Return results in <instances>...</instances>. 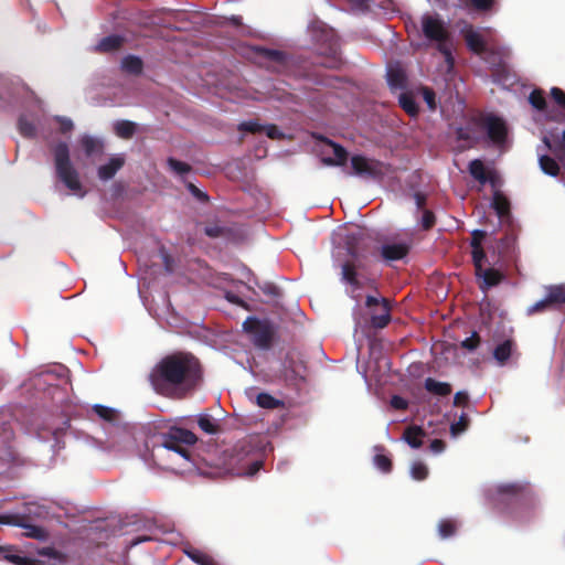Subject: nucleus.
Listing matches in <instances>:
<instances>
[{
  "label": "nucleus",
  "mask_w": 565,
  "mask_h": 565,
  "mask_svg": "<svg viewBox=\"0 0 565 565\" xmlns=\"http://www.w3.org/2000/svg\"><path fill=\"white\" fill-rule=\"evenodd\" d=\"M487 233L482 230H475L471 233V248L482 246V241L486 238Z\"/></svg>",
  "instance_id": "4d7b16f0"
},
{
  "label": "nucleus",
  "mask_w": 565,
  "mask_h": 565,
  "mask_svg": "<svg viewBox=\"0 0 565 565\" xmlns=\"http://www.w3.org/2000/svg\"><path fill=\"white\" fill-rule=\"evenodd\" d=\"M39 555L46 557V561H40L26 556H20L15 554L6 555V559L14 565H66L67 555L55 550L54 547H43L39 551Z\"/></svg>",
  "instance_id": "9b49d317"
},
{
  "label": "nucleus",
  "mask_w": 565,
  "mask_h": 565,
  "mask_svg": "<svg viewBox=\"0 0 565 565\" xmlns=\"http://www.w3.org/2000/svg\"><path fill=\"white\" fill-rule=\"evenodd\" d=\"M205 234L209 237H212V238L220 237V236H222L224 234V228L220 227L217 225L206 226L205 227Z\"/></svg>",
  "instance_id": "680f3d73"
},
{
  "label": "nucleus",
  "mask_w": 565,
  "mask_h": 565,
  "mask_svg": "<svg viewBox=\"0 0 565 565\" xmlns=\"http://www.w3.org/2000/svg\"><path fill=\"white\" fill-rule=\"evenodd\" d=\"M391 406L397 411H405L408 407V402L399 395H393L390 402Z\"/></svg>",
  "instance_id": "13d9d810"
},
{
  "label": "nucleus",
  "mask_w": 565,
  "mask_h": 565,
  "mask_svg": "<svg viewBox=\"0 0 565 565\" xmlns=\"http://www.w3.org/2000/svg\"><path fill=\"white\" fill-rule=\"evenodd\" d=\"M420 224H422V228L424 231L431 230L436 224V217H435L434 212L430 210H423Z\"/></svg>",
  "instance_id": "3c124183"
},
{
  "label": "nucleus",
  "mask_w": 565,
  "mask_h": 565,
  "mask_svg": "<svg viewBox=\"0 0 565 565\" xmlns=\"http://www.w3.org/2000/svg\"><path fill=\"white\" fill-rule=\"evenodd\" d=\"M475 275L479 279V288L482 291L498 286L504 279V275L499 269L492 267H481V270H476Z\"/></svg>",
  "instance_id": "aec40b11"
},
{
  "label": "nucleus",
  "mask_w": 565,
  "mask_h": 565,
  "mask_svg": "<svg viewBox=\"0 0 565 565\" xmlns=\"http://www.w3.org/2000/svg\"><path fill=\"white\" fill-rule=\"evenodd\" d=\"M353 173L365 179L380 180L387 171V166L376 159H370L362 154L351 157Z\"/></svg>",
  "instance_id": "9d476101"
},
{
  "label": "nucleus",
  "mask_w": 565,
  "mask_h": 565,
  "mask_svg": "<svg viewBox=\"0 0 565 565\" xmlns=\"http://www.w3.org/2000/svg\"><path fill=\"white\" fill-rule=\"evenodd\" d=\"M411 476L417 481H423L428 477V468L422 461L413 462L411 467Z\"/></svg>",
  "instance_id": "79ce46f5"
},
{
  "label": "nucleus",
  "mask_w": 565,
  "mask_h": 565,
  "mask_svg": "<svg viewBox=\"0 0 565 565\" xmlns=\"http://www.w3.org/2000/svg\"><path fill=\"white\" fill-rule=\"evenodd\" d=\"M514 347L515 344L513 340H504L502 343L495 347L493 351V358L500 365L505 364L507 361L511 358Z\"/></svg>",
  "instance_id": "cd10ccee"
},
{
  "label": "nucleus",
  "mask_w": 565,
  "mask_h": 565,
  "mask_svg": "<svg viewBox=\"0 0 565 565\" xmlns=\"http://www.w3.org/2000/svg\"><path fill=\"white\" fill-rule=\"evenodd\" d=\"M199 427L206 434H216L220 430V425L216 420L207 414H202L198 418Z\"/></svg>",
  "instance_id": "e433bc0d"
},
{
  "label": "nucleus",
  "mask_w": 565,
  "mask_h": 565,
  "mask_svg": "<svg viewBox=\"0 0 565 565\" xmlns=\"http://www.w3.org/2000/svg\"><path fill=\"white\" fill-rule=\"evenodd\" d=\"M491 205L500 218L504 220L510 217L511 204L509 199L502 192L498 190L494 191Z\"/></svg>",
  "instance_id": "393cba45"
},
{
  "label": "nucleus",
  "mask_w": 565,
  "mask_h": 565,
  "mask_svg": "<svg viewBox=\"0 0 565 565\" xmlns=\"http://www.w3.org/2000/svg\"><path fill=\"white\" fill-rule=\"evenodd\" d=\"M551 97L558 106L565 109V92L563 89L553 87L551 89Z\"/></svg>",
  "instance_id": "6e6d98bb"
},
{
  "label": "nucleus",
  "mask_w": 565,
  "mask_h": 565,
  "mask_svg": "<svg viewBox=\"0 0 565 565\" xmlns=\"http://www.w3.org/2000/svg\"><path fill=\"white\" fill-rule=\"evenodd\" d=\"M411 250V244L406 242L384 244L380 249L383 260L391 263L405 258Z\"/></svg>",
  "instance_id": "6ab92c4d"
},
{
  "label": "nucleus",
  "mask_w": 565,
  "mask_h": 565,
  "mask_svg": "<svg viewBox=\"0 0 565 565\" xmlns=\"http://www.w3.org/2000/svg\"><path fill=\"white\" fill-rule=\"evenodd\" d=\"M35 508L33 503H26L24 505L23 513L13 514H0V524L14 525L25 530L24 535L26 537L35 540H44L46 532L43 527L30 523L32 509Z\"/></svg>",
  "instance_id": "6e6552de"
},
{
  "label": "nucleus",
  "mask_w": 565,
  "mask_h": 565,
  "mask_svg": "<svg viewBox=\"0 0 565 565\" xmlns=\"http://www.w3.org/2000/svg\"><path fill=\"white\" fill-rule=\"evenodd\" d=\"M480 56L491 66L493 74H499L505 71V60L510 56V51L504 46H488Z\"/></svg>",
  "instance_id": "f3484780"
},
{
  "label": "nucleus",
  "mask_w": 565,
  "mask_h": 565,
  "mask_svg": "<svg viewBox=\"0 0 565 565\" xmlns=\"http://www.w3.org/2000/svg\"><path fill=\"white\" fill-rule=\"evenodd\" d=\"M546 150L551 151L563 164H565V130L561 138L544 136L542 139Z\"/></svg>",
  "instance_id": "4be33fe9"
},
{
  "label": "nucleus",
  "mask_w": 565,
  "mask_h": 565,
  "mask_svg": "<svg viewBox=\"0 0 565 565\" xmlns=\"http://www.w3.org/2000/svg\"><path fill=\"white\" fill-rule=\"evenodd\" d=\"M264 129V125L258 121L249 120L243 121L238 125V130L249 132V134H262Z\"/></svg>",
  "instance_id": "8fccbe9b"
},
{
  "label": "nucleus",
  "mask_w": 565,
  "mask_h": 565,
  "mask_svg": "<svg viewBox=\"0 0 565 565\" xmlns=\"http://www.w3.org/2000/svg\"><path fill=\"white\" fill-rule=\"evenodd\" d=\"M198 441V437L191 430L171 427L169 431L163 433L159 436V440L154 446V449H166L173 451L184 458L190 459V451L188 446H192Z\"/></svg>",
  "instance_id": "39448f33"
},
{
  "label": "nucleus",
  "mask_w": 565,
  "mask_h": 565,
  "mask_svg": "<svg viewBox=\"0 0 565 565\" xmlns=\"http://www.w3.org/2000/svg\"><path fill=\"white\" fill-rule=\"evenodd\" d=\"M374 465L383 472L388 473L392 470V460L390 457L377 454L374 456Z\"/></svg>",
  "instance_id": "de8ad7c7"
},
{
  "label": "nucleus",
  "mask_w": 565,
  "mask_h": 565,
  "mask_svg": "<svg viewBox=\"0 0 565 565\" xmlns=\"http://www.w3.org/2000/svg\"><path fill=\"white\" fill-rule=\"evenodd\" d=\"M121 67L125 72L134 75H138L142 72L143 63L140 57L135 55H128L124 57Z\"/></svg>",
  "instance_id": "f704fd0d"
},
{
  "label": "nucleus",
  "mask_w": 565,
  "mask_h": 565,
  "mask_svg": "<svg viewBox=\"0 0 565 565\" xmlns=\"http://www.w3.org/2000/svg\"><path fill=\"white\" fill-rule=\"evenodd\" d=\"M124 157H113L106 164H103L98 168L97 175L100 180L108 181L115 177V174L124 167Z\"/></svg>",
  "instance_id": "5701e85b"
},
{
  "label": "nucleus",
  "mask_w": 565,
  "mask_h": 565,
  "mask_svg": "<svg viewBox=\"0 0 565 565\" xmlns=\"http://www.w3.org/2000/svg\"><path fill=\"white\" fill-rule=\"evenodd\" d=\"M81 146L87 157L103 152V142L92 136L85 135L81 138Z\"/></svg>",
  "instance_id": "7c9ffc66"
},
{
  "label": "nucleus",
  "mask_w": 565,
  "mask_h": 565,
  "mask_svg": "<svg viewBox=\"0 0 565 565\" xmlns=\"http://www.w3.org/2000/svg\"><path fill=\"white\" fill-rule=\"evenodd\" d=\"M256 403L259 407L266 409H276L284 406V402L275 398L273 395L262 392L256 396Z\"/></svg>",
  "instance_id": "c9c22d12"
},
{
  "label": "nucleus",
  "mask_w": 565,
  "mask_h": 565,
  "mask_svg": "<svg viewBox=\"0 0 565 565\" xmlns=\"http://www.w3.org/2000/svg\"><path fill=\"white\" fill-rule=\"evenodd\" d=\"M93 409L100 418L107 422H115L117 419V412L114 408L96 404Z\"/></svg>",
  "instance_id": "49530a36"
},
{
  "label": "nucleus",
  "mask_w": 565,
  "mask_h": 565,
  "mask_svg": "<svg viewBox=\"0 0 565 565\" xmlns=\"http://www.w3.org/2000/svg\"><path fill=\"white\" fill-rule=\"evenodd\" d=\"M57 121L62 134H66L73 129V121L70 118L57 117Z\"/></svg>",
  "instance_id": "052dcab7"
},
{
  "label": "nucleus",
  "mask_w": 565,
  "mask_h": 565,
  "mask_svg": "<svg viewBox=\"0 0 565 565\" xmlns=\"http://www.w3.org/2000/svg\"><path fill=\"white\" fill-rule=\"evenodd\" d=\"M167 163L173 172L180 175L189 173L192 170V167L189 163L177 160L172 157L168 158Z\"/></svg>",
  "instance_id": "37998d69"
},
{
  "label": "nucleus",
  "mask_w": 565,
  "mask_h": 565,
  "mask_svg": "<svg viewBox=\"0 0 565 565\" xmlns=\"http://www.w3.org/2000/svg\"><path fill=\"white\" fill-rule=\"evenodd\" d=\"M462 35L467 47L472 53L480 56L487 51L488 45L483 40L482 35L476 30H473L471 25H469L462 31Z\"/></svg>",
  "instance_id": "412c9836"
},
{
  "label": "nucleus",
  "mask_w": 565,
  "mask_h": 565,
  "mask_svg": "<svg viewBox=\"0 0 565 565\" xmlns=\"http://www.w3.org/2000/svg\"><path fill=\"white\" fill-rule=\"evenodd\" d=\"M424 387L427 392L437 396H448L452 392V387L449 383L439 382L433 377L425 380Z\"/></svg>",
  "instance_id": "a878e982"
},
{
  "label": "nucleus",
  "mask_w": 565,
  "mask_h": 565,
  "mask_svg": "<svg viewBox=\"0 0 565 565\" xmlns=\"http://www.w3.org/2000/svg\"><path fill=\"white\" fill-rule=\"evenodd\" d=\"M162 262L167 273L171 274L174 271V259L164 250H162Z\"/></svg>",
  "instance_id": "bf43d9fd"
},
{
  "label": "nucleus",
  "mask_w": 565,
  "mask_h": 565,
  "mask_svg": "<svg viewBox=\"0 0 565 565\" xmlns=\"http://www.w3.org/2000/svg\"><path fill=\"white\" fill-rule=\"evenodd\" d=\"M470 419L466 413H462L456 423L450 426V433L452 436H458L467 430L469 427Z\"/></svg>",
  "instance_id": "a19ab883"
},
{
  "label": "nucleus",
  "mask_w": 565,
  "mask_h": 565,
  "mask_svg": "<svg viewBox=\"0 0 565 565\" xmlns=\"http://www.w3.org/2000/svg\"><path fill=\"white\" fill-rule=\"evenodd\" d=\"M462 2L467 9L486 12L493 8L495 0H462Z\"/></svg>",
  "instance_id": "4c0bfd02"
},
{
  "label": "nucleus",
  "mask_w": 565,
  "mask_h": 565,
  "mask_svg": "<svg viewBox=\"0 0 565 565\" xmlns=\"http://www.w3.org/2000/svg\"><path fill=\"white\" fill-rule=\"evenodd\" d=\"M18 129L23 137L33 138L35 136V126L23 116L18 120Z\"/></svg>",
  "instance_id": "a18cd8bd"
},
{
  "label": "nucleus",
  "mask_w": 565,
  "mask_h": 565,
  "mask_svg": "<svg viewBox=\"0 0 565 565\" xmlns=\"http://www.w3.org/2000/svg\"><path fill=\"white\" fill-rule=\"evenodd\" d=\"M313 138L326 145L332 150L333 157L330 156H323L321 158V162L324 166L328 167H341L344 166L349 158V152L344 147H342L340 143L334 142L333 140L329 139L326 136L322 135H313Z\"/></svg>",
  "instance_id": "2eb2a0df"
},
{
  "label": "nucleus",
  "mask_w": 565,
  "mask_h": 565,
  "mask_svg": "<svg viewBox=\"0 0 565 565\" xmlns=\"http://www.w3.org/2000/svg\"><path fill=\"white\" fill-rule=\"evenodd\" d=\"M115 134L122 139H130L137 131V124L130 120H118L114 125Z\"/></svg>",
  "instance_id": "c756f323"
},
{
  "label": "nucleus",
  "mask_w": 565,
  "mask_h": 565,
  "mask_svg": "<svg viewBox=\"0 0 565 565\" xmlns=\"http://www.w3.org/2000/svg\"><path fill=\"white\" fill-rule=\"evenodd\" d=\"M539 164L541 170L547 175L557 177L559 173L558 162L548 154H540Z\"/></svg>",
  "instance_id": "2f4dec72"
},
{
  "label": "nucleus",
  "mask_w": 565,
  "mask_h": 565,
  "mask_svg": "<svg viewBox=\"0 0 565 565\" xmlns=\"http://www.w3.org/2000/svg\"><path fill=\"white\" fill-rule=\"evenodd\" d=\"M308 32L313 43L318 45L323 53L335 55L338 50V40L332 28L316 18L309 23Z\"/></svg>",
  "instance_id": "1a4fd4ad"
},
{
  "label": "nucleus",
  "mask_w": 565,
  "mask_h": 565,
  "mask_svg": "<svg viewBox=\"0 0 565 565\" xmlns=\"http://www.w3.org/2000/svg\"><path fill=\"white\" fill-rule=\"evenodd\" d=\"M263 291L273 297L280 296L279 288L277 286H275L274 284H266V286L263 288Z\"/></svg>",
  "instance_id": "338daca9"
},
{
  "label": "nucleus",
  "mask_w": 565,
  "mask_h": 565,
  "mask_svg": "<svg viewBox=\"0 0 565 565\" xmlns=\"http://www.w3.org/2000/svg\"><path fill=\"white\" fill-rule=\"evenodd\" d=\"M202 379V366L190 352H174L166 355L150 374L152 385L163 393L170 387L194 388Z\"/></svg>",
  "instance_id": "f257e3e1"
},
{
  "label": "nucleus",
  "mask_w": 565,
  "mask_h": 565,
  "mask_svg": "<svg viewBox=\"0 0 565 565\" xmlns=\"http://www.w3.org/2000/svg\"><path fill=\"white\" fill-rule=\"evenodd\" d=\"M402 109L412 117L417 116L418 105L411 93H402L398 98Z\"/></svg>",
  "instance_id": "72a5a7b5"
},
{
  "label": "nucleus",
  "mask_w": 565,
  "mask_h": 565,
  "mask_svg": "<svg viewBox=\"0 0 565 565\" xmlns=\"http://www.w3.org/2000/svg\"><path fill=\"white\" fill-rule=\"evenodd\" d=\"M54 164L56 177L64 185L72 191L75 195L84 198L86 191L79 180V174L74 168L71 157L70 149L66 142H58L53 148Z\"/></svg>",
  "instance_id": "7ed1b4c3"
},
{
  "label": "nucleus",
  "mask_w": 565,
  "mask_h": 565,
  "mask_svg": "<svg viewBox=\"0 0 565 565\" xmlns=\"http://www.w3.org/2000/svg\"><path fill=\"white\" fill-rule=\"evenodd\" d=\"M545 311H558L565 313V284L546 286L544 298L527 309L529 315Z\"/></svg>",
  "instance_id": "0eeeda50"
},
{
  "label": "nucleus",
  "mask_w": 565,
  "mask_h": 565,
  "mask_svg": "<svg viewBox=\"0 0 565 565\" xmlns=\"http://www.w3.org/2000/svg\"><path fill=\"white\" fill-rule=\"evenodd\" d=\"M480 341V335L478 334L477 331H473L469 338L465 339L461 342V348L468 351H475L479 347Z\"/></svg>",
  "instance_id": "603ef678"
},
{
  "label": "nucleus",
  "mask_w": 565,
  "mask_h": 565,
  "mask_svg": "<svg viewBox=\"0 0 565 565\" xmlns=\"http://www.w3.org/2000/svg\"><path fill=\"white\" fill-rule=\"evenodd\" d=\"M414 198H415V202H416L417 209L424 210V206L426 204V196H425V194H423L420 192H416Z\"/></svg>",
  "instance_id": "774afa93"
},
{
  "label": "nucleus",
  "mask_w": 565,
  "mask_h": 565,
  "mask_svg": "<svg viewBox=\"0 0 565 565\" xmlns=\"http://www.w3.org/2000/svg\"><path fill=\"white\" fill-rule=\"evenodd\" d=\"M457 531V524L452 520H441L438 524V533L441 539H448L455 535Z\"/></svg>",
  "instance_id": "58836bf2"
},
{
  "label": "nucleus",
  "mask_w": 565,
  "mask_h": 565,
  "mask_svg": "<svg viewBox=\"0 0 565 565\" xmlns=\"http://www.w3.org/2000/svg\"><path fill=\"white\" fill-rule=\"evenodd\" d=\"M456 136H457L458 140H463V141H468V142L472 141V138L470 137V134L466 128L459 127L456 130Z\"/></svg>",
  "instance_id": "69168bd1"
},
{
  "label": "nucleus",
  "mask_w": 565,
  "mask_h": 565,
  "mask_svg": "<svg viewBox=\"0 0 565 565\" xmlns=\"http://www.w3.org/2000/svg\"><path fill=\"white\" fill-rule=\"evenodd\" d=\"M468 170L471 177L479 181L481 184L490 183L492 186L498 185V173L494 170L488 171L480 159L471 160L469 162Z\"/></svg>",
  "instance_id": "a211bd4d"
},
{
  "label": "nucleus",
  "mask_w": 565,
  "mask_h": 565,
  "mask_svg": "<svg viewBox=\"0 0 565 565\" xmlns=\"http://www.w3.org/2000/svg\"><path fill=\"white\" fill-rule=\"evenodd\" d=\"M243 329L250 335V340L256 348L262 350L271 348L276 329L269 320L248 317L243 322Z\"/></svg>",
  "instance_id": "423d86ee"
},
{
  "label": "nucleus",
  "mask_w": 565,
  "mask_h": 565,
  "mask_svg": "<svg viewBox=\"0 0 565 565\" xmlns=\"http://www.w3.org/2000/svg\"><path fill=\"white\" fill-rule=\"evenodd\" d=\"M469 401L468 394L466 392H457L454 397L455 406H465Z\"/></svg>",
  "instance_id": "e2e57ef3"
},
{
  "label": "nucleus",
  "mask_w": 565,
  "mask_h": 565,
  "mask_svg": "<svg viewBox=\"0 0 565 565\" xmlns=\"http://www.w3.org/2000/svg\"><path fill=\"white\" fill-rule=\"evenodd\" d=\"M186 189L200 202L205 203L209 201V195L205 192H203L202 190H200L193 183H191V182L186 183Z\"/></svg>",
  "instance_id": "5fc2aeb1"
},
{
  "label": "nucleus",
  "mask_w": 565,
  "mask_h": 565,
  "mask_svg": "<svg viewBox=\"0 0 565 565\" xmlns=\"http://www.w3.org/2000/svg\"><path fill=\"white\" fill-rule=\"evenodd\" d=\"M471 256L475 266V271L481 270V267H483V260L487 257L483 247H473L471 250Z\"/></svg>",
  "instance_id": "09e8293b"
},
{
  "label": "nucleus",
  "mask_w": 565,
  "mask_h": 565,
  "mask_svg": "<svg viewBox=\"0 0 565 565\" xmlns=\"http://www.w3.org/2000/svg\"><path fill=\"white\" fill-rule=\"evenodd\" d=\"M263 132H265L268 138L274 140L284 138V132L274 124L264 125Z\"/></svg>",
  "instance_id": "864d4df0"
},
{
  "label": "nucleus",
  "mask_w": 565,
  "mask_h": 565,
  "mask_svg": "<svg viewBox=\"0 0 565 565\" xmlns=\"http://www.w3.org/2000/svg\"><path fill=\"white\" fill-rule=\"evenodd\" d=\"M425 431L422 427L411 426L404 430L403 437L404 440L414 449H418L423 445V437L425 436Z\"/></svg>",
  "instance_id": "bb28decb"
},
{
  "label": "nucleus",
  "mask_w": 565,
  "mask_h": 565,
  "mask_svg": "<svg viewBox=\"0 0 565 565\" xmlns=\"http://www.w3.org/2000/svg\"><path fill=\"white\" fill-rule=\"evenodd\" d=\"M125 39L121 35L113 34L103 38L95 46V52L111 53L121 49Z\"/></svg>",
  "instance_id": "b1692460"
},
{
  "label": "nucleus",
  "mask_w": 565,
  "mask_h": 565,
  "mask_svg": "<svg viewBox=\"0 0 565 565\" xmlns=\"http://www.w3.org/2000/svg\"><path fill=\"white\" fill-rule=\"evenodd\" d=\"M185 554L189 558L199 565H218V563L211 555L201 550L190 547L185 550Z\"/></svg>",
  "instance_id": "473e14b6"
},
{
  "label": "nucleus",
  "mask_w": 565,
  "mask_h": 565,
  "mask_svg": "<svg viewBox=\"0 0 565 565\" xmlns=\"http://www.w3.org/2000/svg\"><path fill=\"white\" fill-rule=\"evenodd\" d=\"M387 83L391 89H404L407 84L405 72L401 68H390L387 72Z\"/></svg>",
  "instance_id": "c85d7f7f"
},
{
  "label": "nucleus",
  "mask_w": 565,
  "mask_h": 565,
  "mask_svg": "<svg viewBox=\"0 0 565 565\" xmlns=\"http://www.w3.org/2000/svg\"><path fill=\"white\" fill-rule=\"evenodd\" d=\"M482 128L486 130L488 138L495 145L505 142L508 128L503 119L489 115L482 119Z\"/></svg>",
  "instance_id": "dca6fc26"
},
{
  "label": "nucleus",
  "mask_w": 565,
  "mask_h": 565,
  "mask_svg": "<svg viewBox=\"0 0 565 565\" xmlns=\"http://www.w3.org/2000/svg\"><path fill=\"white\" fill-rule=\"evenodd\" d=\"M422 31L428 41L437 44V50L444 55L445 61L452 64L451 36L445 22L436 15L424 14L422 17Z\"/></svg>",
  "instance_id": "20e7f679"
},
{
  "label": "nucleus",
  "mask_w": 565,
  "mask_h": 565,
  "mask_svg": "<svg viewBox=\"0 0 565 565\" xmlns=\"http://www.w3.org/2000/svg\"><path fill=\"white\" fill-rule=\"evenodd\" d=\"M445 447H446V444L441 439H434L429 445L430 450L435 454H439V452L444 451Z\"/></svg>",
  "instance_id": "0e129e2a"
},
{
  "label": "nucleus",
  "mask_w": 565,
  "mask_h": 565,
  "mask_svg": "<svg viewBox=\"0 0 565 565\" xmlns=\"http://www.w3.org/2000/svg\"><path fill=\"white\" fill-rule=\"evenodd\" d=\"M258 53L266 60L273 61L276 63H282L285 61V53L279 50H273V49H265L260 47L258 49Z\"/></svg>",
  "instance_id": "c03bdc74"
},
{
  "label": "nucleus",
  "mask_w": 565,
  "mask_h": 565,
  "mask_svg": "<svg viewBox=\"0 0 565 565\" xmlns=\"http://www.w3.org/2000/svg\"><path fill=\"white\" fill-rule=\"evenodd\" d=\"M530 104L537 110L543 111L546 108V99L543 90L534 89L529 96Z\"/></svg>",
  "instance_id": "ea45409f"
},
{
  "label": "nucleus",
  "mask_w": 565,
  "mask_h": 565,
  "mask_svg": "<svg viewBox=\"0 0 565 565\" xmlns=\"http://www.w3.org/2000/svg\"><path fill=\"white\" fill-rule=\"evenodd\" d=\"M497 248L501 266H518L519 249L516 246V235L514 233L505 234L498 242Z\"/></svg>",
  "instance_id": "4468645a"
},
{
  "label": "nucleus",
  "mask_w": 565,
  "mask_h": 565,
  "mask_svg": "<svg viewBox=\"0 0 565 565\" xmlns=\"http://www.w3.org/2000/svg\"><path fill=\"white\" fill-rule=\"evenodd\" d=\"M534 501V493L529 483L500 484L492 495L494 508L502 513H513L518 508L529 507Z\"/></svg>",
  "instance_id": "f03ea898"
},
{
  "label": "nucleus",
  "mask_w": 565,
  "mask_h": 565,
  "mask_svg": "<svg viewBox=\"0 0 565 565\" xmlns=\"http://www.w3.org/2000/svg\"><path fill=\"white\" fill-rule=\"evenodd\" d=\"M365 307L370 310L371 326L383 329L391 322V301L386 298L366 296Z\"/></svg>",
  "instance_id": "f8f14e48"
},
{
  "label": "nucleus",
  "mask_w": 565,
  "mask_h": 565,
  "mask_svg": "<svg viewBox=\"0 0 565 565\" xmlns=\"http://www.w3.org/2000/svg\"><path fill=\"white\" fill-rule=\"evenodd\" d=\"M359 237L355 235H351L348 237L347 241V250L348 254L353 258V262H345L342 265V280L350 284L354 288L359 289L361 288V282L358 279V265L355 264V260L359 259V249H358V242Z\"/></svg>",
  "instance_id": "ddd939ff"
}]
</instances>
